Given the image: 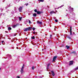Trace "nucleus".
<instances>
[{"mask_svg": "<svg viewBox=\"0 0 78 78\" xmlns=\"http://www.w3.org/2000/svg\"><path fill=\"white\" fill-rule=\"evenodd\" d=\"M24 66H25V64H23L21 68V70L20 72H21V74H23V73H24V71H23V68L24 67Z\"/></svg>", "mask_w": 78, "mask_h": 78, "instance_id": "1", "label": "nucleus"}, {"mask_svg": "<svg viewBox=\"0 0 78 78\" xmlns=\"http://www.w3.org/2000/svg\"><path fill=\"white\" fill-rule=\"evenodd\" d=\"M69 8L70 9V10H69V12L70 13H71V12H72L73 11V8H72L71 7H69Z\"/></svg>", "mask_w": 78, "mask_h": 78, "instance_id": "2", "label": "nucleus"}, {"mask_svg": "<svg viewBox=\"0 0 78 78\" xmlns=\"http://www.w3.org/2000/svg\"><path fill=\"white\" fill-rule=\"evenodd\" d=\"M31 27H28L27 28L24 29V31H28V30H31Z\"/></svg>", "mask_w": 78, "mask_h": 78, "instance_id": "3", "label": "nucleus"}, {"mask_svg": "<svg viewBox=\"0 0 78 78\" xmlns=\"http://www.w3.org/2000/svg\"><path fill=\"white\" fill-rule=\"evenodd\" d=\"M57 58V56H55L53 57V60L52 61L53 62L55 61L56 59Z\"/></svg>", "mask_w": 78, "mask_h": 78, "instance_id": "4", "label": "nucleus"}, {"mask_svg": "<svg viewBox=\"0 0 78 78\" xmlns=\"http://www.w3.org/2000/svg\"><path fill=\"white\" fill-rule=\"evenodd\" d=\"M73 61H70L69 62V66H71V65H72L73 64Z\"/></svg>", "mask_w": 78, "mask_h": 78, "instance_id": "5", "label": "nucleus"}, {"mask_svg": "<svg viewBox=\"0 0 78 78\" xmlns=\"http://www.w3.org/2000/svg\"><path fill=\"white\" fill-rule=\"evenodd\" d=\"M19 25V24L18 23H17L16 25H13L12 26L13 28H16V27H17V26L18 25Z\"/></svg>", "mask_w": 78, "mask_h": 78, "instance_id": "6", "label": "nucleus"}, {"mask_svg": "<svg viewBox=\"0 0 78 78\" xmlns=\"http://www.w3.org/2000/svg\"><path fill=\"white\" fill-rule=\"evenodd\" d=\"M19 10L20 12H21L22 11V7H20L19 8Z\"/></svg>", "mask_w": 78, "mask_h": 78, "instance_id": "7", "label": "nucleus"}, {"mask_svg": "<svg viewBox=\"0 0 78 78\" xmlns=\"http://www.w3.org/2000/svg\"><path fill=\"white\" fill-rule=\"evenodd\" d=\"M51 72L52 73V76H54L55 75V73H54V71H51Z\"/></svg>", "mask_w": 78, "mask_h": 78, "instance_id": "8", "label": "nucleus"}, {"mask_svg": "<svg viewBox=\"0 0 78 78\" xmlns=\"http://www.w3.org/2000/svg\"><path fill=\"white\" fill-rule=\"evenodd\" d=\"M37 13L38 14H42V12L41 11H37Z\"/></svg>", "mask_w": 78, "mask_h": 78, "instance_id": "9", "label": "nucleus"}, {"mask_svg": "<svg viewBox=\"0 0 78 78\" xmlns=\"http://www.w3.org/2000/svg\"><path fill=\"white\" fill-rule=\"evenodd\" d=\"M37 23H38V24H40V25H42V23L41 22L38 21H37Z\"/></svg>", "mask_w": 78, "mask_h": 78, "instance_id": "10", "label": "nucleus"}, {"mask_svg": "<svg viewBox=\"0 0 78 78\" xmlns=\"http://www.w3.org/2000/svg\"><path fill=\"white\" fill-rule=\"evenodd\" d=\"M50 14H55V12H54V11H52L50 12Z\"/></svg>", "mask_w": 78, "mask_h": 78, "instance_id": "11", "label": "nucleus"}, {"mask_svg": "<svg viewBox=\"0 0 78 78\" xmlns=\"http://www.w3.org/2000/svg\"><path fill=\"white\" fill-rule=\"evenodd\" d=\"M36 16H37L36 13H34L33 14V16H34V17H36Z\"/></svg>", "mask_w": 78, "mask_h": 78, "instance_id": "12", "label": "nucleus"}, {"mask_svg": "<svg viewBox=\"0 0 78 78\" xmlns=\"http://www.w3.org/2000/svg\"><path fill=\"white\" fill-rule=\"evenodd\" d=\"M12 30V28H11V27H9L8 28V30L9 31V30Z\"/></svg>", "mask_w": 78, "mask_h": 78, "instance_id": "13", "label": "nucleus"}, {"mask_svg": "<svg viewBox=\"0 0 78 78\" xmlns=\"http://www.w3.org/2000/svg\"><path fill=\"white\" fill-rule=\"evenodd\" d=\"M66 48H67V49H68L70 48V46H68V45H66Z\"/></svg>", "mask_w": 78, "mask_h": 78, "instance_id": "14", "label": "nucleus"}, {"mask_svg": "<svg viewBox=\"0 0 78 78\" xmlns=\"http://www.w3.org/2000/svg\"><path fill=\"white\" fill-rule=\"evenodd\" d=\"M19 19L20 21H21V20H22V17H19Z\"/></svg>", "mask_w": 78, "mask_h": 78, "instance_id": "15", "label": "nucleus"}, {"mask_svg": "<svg viewBox=\"0 0 78 78\" xmlns=\"http://www.w3.org/2000/svg\"><path fill=\"white\" fill-rule=\"evenodd\" d=\"M7 57H8L9 56V58H11V55H7Z\"/></svg>", "mask_w": 78, "mask_h": 78, "instance_id": "16", "label": "nucleus"}, {"mask_svg": "<svg viewBox=\"0 0 78 78\" xmlns=\"http://www.w3.org/2000/svg\"><path fill=\"white\" fill-rule=\"evenodd\" d=\"M39 1H40L41 2H44V0H39Z\"/></svg>", "mask_w": 78, "mask_h": 78, "instance_id": "17", "label": "nucleus"}, {"mask_svg": "<svg viewBox=\"0 0 78 78\" xmlns=\"http://www.w3.org/2000/svg\"><path fill=\"white\" fill-rule=\"evenodd\" d=\"M31 39H35L34 36H33V37H31Z\"/></svg>", "mask_w": 78, "mask_h": 78, "instance_id": "18", "label": "nucleus"}, {"mask_svg": "<svg viewBox=\"0 0 78 78\" xmlns=\"http://www.w3.org/2000/svg\"><path fill=\"white\" fill-rule=\"evenodd\" d=\"M34 12H37V9H35L34 10Z\"/></svg>", "mask_w": 78, "mask_h": 78, "instance_id": "19", "label": "nucleus"}, {"mask_svg": "<svg viewBox=\"0 0 78 78\" xmlns=\"http://www.w3.org/2000/svg\"><path fill=\"white\" fill-rule=\"evenodd\" d=\"M67 37H68V39H71V37L68 36Z\"/></svg>", "mask_w": 78, "mask_h": 78, "instance_id": "20", "label": "nucleus"}, {"mask_svg": "<svg viewBox=\"0 0 78 78\" xmlns=\"http://www.w3.org/2000/svg\"><path fill=\"white\" fill-rule=\"evenodd\" d=\"M71 53H74V54H75L76 52H75V51H73V52H71Z\"/></svg>", "mask_w": 78, "mask_h": 78, "instance_id": "21", "label": "nucleus"}, {"mask_svg": "<svg viewBox=\"0 0 78 78\" xmlns=\"http://www.w3.org/2000/svg\"><path fill=\"white\" fill-rule=\"evenodd\" d=\"M70 35H72V31H70Z\"/></svg>", "mask_w": 78, "mask_h": 78, "instance_id": "22", "label": "nucleus"}, {"mask_svg": "<svg viewBox=\"0 0 78 78\" xmlns=\"http://www.w3.org/2000/svg\"><path fill=\"white\" fill-rule=\"evenodd\" d=\"M32 70H34V66H33L32 67Z\"/></svg>", "mask_w": 78, "mask_h": 78, "instance_id": "23", "label": "nucleus"}, {"mask_svg": "<svg viewBox=\"0 0 78 78\" xmlns=\"http://www.w3.org/2000/svg\"><path fill=\"white\" fill-rule=\"evenodd\" d=\"M25 5H26V6H28V3H26V4H25Z\"/></svg>", "mask_w": 78, "mask_h": 78, "instance_id": "24", "label": "nucleus"}, {"mask_svg": "<svg viewBox=\"0 0 78 78\" xmlns=\"http://www.w3.org/2000/svg\"><path fill=\"white\" fill-rule=\"evenodd\" d=\"M7 28H9V27H10V25H7Z\"/></svg>", "mask_w": 78, "mask_h": 78, "instance_id": "25", "label": "nucleus"}, {"mask_svg": "<svg viewBox=\"0 0 78 78\" xmlns=\"http://www.w3.org/2000/svg\"><path fill=\"white\" fill-rule=\"evenodd\" d=\"M50 65V63H49L48 64L47 67H49Z\"/></svg>", "mask_w": 78, "mask_h": 78, "instance_id": "26", "label": "nucleus"}, {"mask_svg": "<svg viewBox=\"0 0 78 78\" xmlns=\"http://www.w3.org/2000/svg\"><path fill=\"white\" fill-rule=\"evenodd\" d=\"M77 69H78V67H77L75 69V70H76Z\"/></svg>", "mask_w": 78, "mask_h": 78, "instance_id": "27", "label": "nucleus"}, {"mask_svg": "<svg viewBox=\"0 0 78 78\" xmlns=\"http://www.w3.org/2000/svg\"><path fill=\"white\" fill-rule=\"evenodd\" d=\"M70 31H72V27L70 26Z\"/></svg>", "mask_w": 78, "mask_h": 78, "instance_id": "28", "label": "nucleus"}, {"mask_svg": "<svg viewBox=\"0 0 78 78\" xmlns=\"http://www.w3.org/2000/svg\"><path fill=\"white\" fill-rule=\"evenodd\" d=\"M33 31H34V30H35V28L33 27Z\"/></svg>", "mask_w": 78, "mask_h": 78, "instance_id": "29", "label": "nucleus"}, {"mask_svg": "<svg viewBox=\"0 0 78 78\" xmlns=\"http://www.w3.org/2000/svg\"><path fill=\"white\" fill-rule=\"evenodd\" d=\"M55 21L56 22H58V20H55Z\"/></svg>", "mask_w": 78, "mask_h": 78, "instance_id": "30", "label": "nucleus"}, {"mask_svg": "<svg viewBox=\"0 0 78 78\" xmlns=\"http://www.w3.org/2000/svg\"><path fill=\"white\" fill-rule=\"evenodd\" d=\"M36 32H34L33 33L35 35H36Z\"/></svg>", "mask_w": 78, "mask_h": 78, "instance_id": "31", "label": "nucleus"}, {"mask_svg": "<svg viewBox=\"0 0 78 78\" xmlns=\"http://www.w3.org/2000/svg\"><path fill=\"white\" fill-rule=\"evenodd\" d=\"M52 37V34H51L50 36V37Z\"/></svg>", "mask_w": 78, "mask_h": 78, "instance_id": "32", "label": "nucleus"}, {"mask_svg": "<svg viewBox=\"0 0 78 78\" xmlns=\"http://www.w3.org/2000/svg\"><path fill=\"white\" fill-rule=\"evenodd\" d=\"M16 78H20V77L19 76H17Z\"/></svg>", "mask_w": 78, "mask_h": 78, "instance_id": "33", "label": "nucleus"}, {"mask_svg": "<svg viewBox=\"0 0 78 78\" xmlns=\"http://www.w3.org/2000/svg\"><path fill=\"white\" fill-rule=\"evenodd\" d=\"M29 23H31V21H30V20H29Z\"/></svg>", "mask_w": 78, "mask_h": 78, "instance_id": "34", "label": "nucleus"}, {"mask_svg": "<svg viewBox=\"0 0 78 78\" xmlns=\"http://www.w3.org/2000/svg\"><path fill=\"white\" fill-rule=\"evenodd\" d=\"M1 11L2 12V11H3V9L1 8Z\"/></svg>", "mask_w": 78, "mask_h": 78, "instance_id": "35", "label": "nucleus"}, {"mask_svg": "<svg viewBox=\"0 0 78 78\" xmlns=\"http://www.w3.org/2000/svg\"><path fill=\"white\" fill-rule=\"evenodd\" d=\"M5 33H8V31H5Z\"/></svg>", "mask_w": 78, "mask_h": 78, "instance_id": "36", "label": "nucleus"}, {"mask_svg": "<svg viewBox=\"0 0 78 78\" xmlns=\"http://www.w3.org/2000/svg\"><path fill=\"white\" fill-rule=\"evenodd\" d=\"M5 0H3L2 1V2H5Z\"/></svg>", "mask_w": 78, "mask_h": 78, "instance_id": "37", "label": "nucleus"}, {"mask_svg": "<svg viewBox=\"0 0 78 78\" xmlns=\"http://www.w3.org/2000/svg\"><path fill=\"white\" fill-rule=\"evenodd\" d=\"M11 4H9V6H8V7H9V6H11Z\"/></svg>", "mask_w": 78, "mask_h": 78, "instance_id": "38", "label": "nucleus"}, {"mask_svg": "<svg viewBox=\"0 0 78 78\" xmlns=\"http://www.w3.org/2000/svg\"><path fill=\"white\" fill-rule=\"evenodd\" d=\"M63 6H64V5H61L60 7H62Z\"/></svg>", "mask_w": 78, "mask_h": 78, "instance_id": "39", "label": "nucleus"}, {"mask_svg": "<svg viewBox=\"0 0 78 78\" xmlns=\"http://www.w3.org/2000/svg\"><path fill=\"white\" fill-rule=\"evenodd\" d=\"M49 69V68H48V67H47V69Z\"/></svg>", "mask_w": 78, "mask_h": 78, "instance_id": "40", "label": "nucleus"}, {"mask_svg": "<svg viewBox=\"0 0 78 78\" xmlns=\"http://www.w3.org/2000/svg\"><path fill=\"white\" fill-rule=\"evenodd\" d=\"M37 33H36V32H35V35H37Z\"/></svg>", "mask_w": 78, "mask_h": 78, "instance_id": "41", "label": "nucleus"}, {"mask_svg": "<svg viewBox=\"0 0 78 78\" xmlns=\"http://www.w3.org/2000/svg\"><path fill=\"white\" fill-rule=\"evenodd\" d=\"M3 42H4V41H2V43H3Z\"/></svg>", "mask_w": 78, "mask_h": 78, "instance_id": "42", "label": "nucleus"}, {"mask_svg": "<svg viewBox=\"0 0 78 78\" xmlns=\"http://www.w3.org/2000/svg\"><path fill=\"white\" fill-rule=\"evenodd\" d=\"M73 34H75V33H74V32H73Z\"/></svg>", "mask_w": 78, "mask_h": 78, "instance_id": "43", "label": "nucleus"}, {"mask_svg": "<svg viewBox=\"0 0 78 78\" xmlns=\"http://www.w3.org/2000/svg\"><path fill=\"white\" fill-rule=\"evenodd\" d=\"M39 78H42V76H40Z\"/></svg>", "mask_w": 78, "mask_h": 78, "instance_id": "44", "label": "nucleus"}, {"mask_svg": "<svg viewBox=\"0 0 78 78\" xmlns=\"http://www.w3.org/2000/svg\"><path fill=\"white\" fill-rule=\"evenodd\" d=\"M15 1L16 2H17V0H15Z\"/></svg>", "mask_w": 78, "mask_h": 78, "instance_id": "45", "label": "nucleus"}, {"mask_svg": "<svg viewBox=\"0 0 78 78\" xmlns=\"http://www.w3.org/2000/svg\"><path fill=\"white\" fill-rule=\"evenodd\" d=\"M54 30L55 31H56V29H55V28L54 29Z\"/></svg>", "mask_w": 78, "mask_h": 78, "instance_id": "46", "label": "nucleus"}, {"mask_svg": "<svg viewBox=\"0 0 78 78\" xmlns=\"http://www.w3.org/2000/svg\"><path fill=\"white\" fill-rule=\"evenodd\" d=\"M48 7H49V6H47V7L48 8Z\"/></svg>", "mask_w": 78, "mask_h": 78, "instance_id": "47", "label": "nucleus"}, {"mask_svg": "<svg viewBox=\"0 0 78 78\" xmlns=\"http://www.w3.org/2000/svg\"><path fill=\"white\" fill-rule=\"evenodd\" d=\"M16 48H17V49H18V47H17Z\"/></svg>", "mask_w": 78, "mask_h": 78, "instance_id": "48", "label": "nucleus"}, {"mask_svg": "<svg viewBox=\"0 0 78 78\" xmlns=\"http://www.w3.org/2000/svg\"><path fill=\"white\" fill-rule=\"evenodd\" d=\"M44 50V49H42V51H43V50Z\"/></svg>", "mask_w": 78, "mask_h": 78, "instance_id": "49", "label": "nucleus"}, {"mask_svg": "<svg viewBox=\"0 0 78 78\" xmlns=\"http://www.w3.org/2000/svg\"><path fill=\"white\" fill-rule=\"evenodd\" d=\"M59 7H58L57 9H59Z\"/></svg>", "mask_w": 78, "mask_h": 78, "instance_id": "50", "label": "nucleus"}, {"mask_svg": "<svg viewBox=\"0 0 78 78\" xmlns=\"http://www.w3.org/2000/svg\"><path fill=\"white\" fill-rule=\"evenodd\" d=\"M2 16V14H0V16Z\"/></svg>", "mask_w": 78, "mask_h": 78, "instance_id": "51", "label": "nucleus"}, {"mask_svg": "<svg viewBox=\"0 0 78 78\" xmlns=\"http://www.w3.org/2000/svg\"><path fill=\"white\" fill-rule=\"evenodd\" d=\"M73 20H75V19H73Z\"/></svg>", "mask_w": 78, "mask_h": 78, "instance_id": "52", "label": "nucleus"}, {"mask_svg": "<svg viewBox=\"0 0 78 78\" xmlns=\"http://www.w3.org/2000/svg\"><path fill=\"white\" fill-rule=\"evenodd\" d=\"M1 70V68H0V70Z\"/></svg>", "mask_w": 78, "mask_h": 78, "instance_id": "53", "label": "nucleus"}, {"mask_svg": "<svg viewBox=\"0 0 78 78\" xmlns=\"http://www.w3.org/2000/svg\"><path fill=\"white\" fill-rule=\"evenodd\" d=\"M4 23V22H3V23Z\"/></svg>", "mask_w": 78, "mask_h": 78, "instance_id": "54", "label": "nucleus"}, {"mask_svg": "<svg viewBox=\"0 0 78 78\" xmlns=\"http://www.w3.org/2000/svg\"><path fill=\"white\" fill-rule=\"evenodd\" d=\"M12 14H13V13L12 12Z\"/></svg>", "mask_w": 78, "mask_h": 78, "instance_id": "55", "label": "nucleus"}, {"mask_svg": "<svg viewBox=\"0 0 78 78\" xmlns=\"http://www.w3.org/2000/svg\"><path fill=\"white\" fill-rule=\"evenodd\" d=\"M66 11H67V10H66Z\"/></svg>", "mask_w": 78, "mask_h": 78, "instance_id": "56", "label": "nucleus"}, {"mask_svg": "<svg viewBox=\"0 0 78 78\" xmlns=\"http://www.w3.org/2000/svg\"><path fill=\"white\" fill-rule=\"evenodd\" d=\"M26 39H27V38H26Z\"/></svg>", "mask_w": 78, "mask_h": 78, "instance_id": "57", "label": "nucleus"}, {"mask_svg": "<svg viewBox=\"0 0 78 78\" xmlns=\"http://www.w3.org/2000/svg\"><path fill=\"white\" fill-rule=\"evenodd\" d=\"M66 16H67V15Z\"/></svg>", "mask_w": 78, "mask_h": 78, "instance_id": "58", "label": "nucleus"}, {"mask_svg": "<svg viewBox=\"0 0 78 78\" xmlns=\"http://www.w3.org/2000/svg\"><path fill=\"white\" fill-rule=\"evenodd\" d=\"M69 19H70V18H68Z\"/></svg>", "mask_w": 78, "mask_h": 78, "instance_id": "59", "label": "nucleus"}, {"mask_svg": "<svg viewBox=\"0 0 78 78\" xmlns=\"http://www.w3.org/2000/svg\"><path fill=\"white\" fill-rule=\"evenodd\" d=\"M3 44V45H4V44Z\"/></svg>", "mask_w": 78, "mask_h": 78, "instance_id": "60", "label": "nucleus"}, {"mask_svg": "<svg viewBox=\"0 0 78 78\" xmlns=\"http://www.w3.org/2000/svg\"><path fill=\"white\" fill-rule=\"evenodd\" d=\"M51 78H52L51 77Z\"/></svg>", "mask_w": 78, "mask_h": 78, "instance_id": "61", "label": "nucleus"}, {"mask_svg": "<svg viewBox=\"0 0 78 78\" xmlns=\"http://www.w3.org/2000/svg\"><path fill=\"white\" fill-rule=\"evenodd\" d=\"M15 36H16V35H15Z\"/></svg>", "mask_w": 78, "mask_h": 78, "instance_id": "62", "label": "nucleus"}]
</instances>
